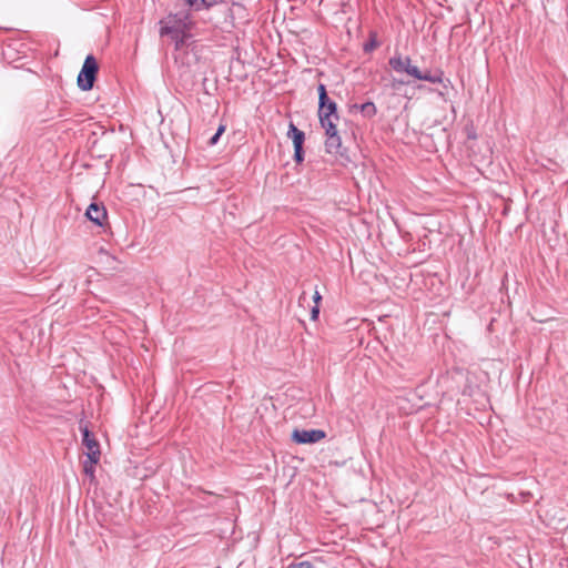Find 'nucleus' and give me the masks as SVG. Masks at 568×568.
<instances>
[{
  "instance_id": "aec40b11",
  "label": "nucleus",
  "mask_w": 568,
  "mask_h": 568,
  "mask_svg": "<svg viewBox=\"0 0 568 568\" xmlns=\"http://www.w3.org/2000/svg\"><path fill=\"white\" fill-rule=\"evenodd\" d=\"M294 161L296 163H302L304 161L303 148H294Z\"/></svg>"
},
{
  "instance_id": "4be33fe9",
  "label": "nucleus",
  "mask_w": 568,
  "mask_h": 568,
  "mask_svg": "<svg viewBox=\"0 0 568 568\" xmlns=\"http://www.w3.org/2000/svg\"><path fill=\"white\" fill-rule=\"evenodd\" d=\"M318 314H320V306L314 305L311 310V320L316 321L318 318Z\"/></svg>"
},
{
  "instance_id": "dca6fc26",
  "label": "nucleus",
  "mask_w": 568,
  "mask_h": 568,
  "mask_svg": "<svg viewBox=\"0 0 568 568\" xmlns=\"http://www.w3.org/2000/svg\"><path fill=\"white\" fill-rule=\"evenodd\" d=\"M83 471H84L85 475H88L91 478H93L94 477V473H95V464L84 460L83 462Z\"/></svg>"
},
{
  "instance_id": "6e6552de",
  "label": "nucleus",
  "mask_w": 568,
  "mask_h": 568,
  "mask_svg": "<svg viewBox=\"0 0 568 568\" xmlns=\"http://www.w3.org/2000/svg\"><path fill=\"white\" fill-rule=\"evenodd\" d=\"M287 136L292 139L294 148H303L305 133L297 129L292 122L288 125Z\"/></svg>"
},
{
  "instance_id": "9b49d317",
  "label": "nucleus",
  "mask_w": 568,
  "mask_h": 568,
  "mask_svg": "<svg viewBox=\"0 0 568 568\" xmlns=\"http://www.w3.org/2000/svg\"><path fill=\"white\" fill-rule=\"evenodd\" d=\"M443 73L442 72H438V73H430V72H422L419 69H418V74L417 75H414L415 79L417 80H423V81H427V82H430V83H442L443 81Z\"/></svg>"
},
{
  "instance_id": "f03ea898",
  "label": "nucleus",
  "mask_w": 568,
  "mask_h": 568,
  "mask_svg": "<svg viewBox=\"0 0 568 568\" xmlns=\"http://www.w3.org/2000/svg\"><path fill=\"white\" fill-rule=\"evenodd\" d=\"M98 71H99V64H98L97 59L92 54L87 55V58L84 59L82 69L80 70V72L78 74V79H77L78 87L82 91L91 90L94 85V81L97 79Z\"/></svg>"
},
{
  "instance_id": "7ed1b4c3",
  "label": "nucleus",
  "mask_w": 568,
  "mask_h": 568,
  "mask_svg": "<svg viewBox=\"0 0 568 568\" xmlns=\"http://www.w3.org/2000/svg\"><path fill=\"white\" fill-rule=\"evenodd\" d=\"M388 64L397 73H406L413 78L418 74V68L412 64L410 58L403 57L400 53L389 58Z\"/></svg>"
},
{
  "instance_id": "a878e982",
  "label": "nucleus",
  "mask_w": 568,
  "mask_h": 568,
  "mask_svg": "<svg viewBox=\"0 0 568 568\" xmlns=\"http://www.w3.org/2000/svg\"><path fill=\"white\" fill-rule=\"evenodd\" d=\"M225 131V125H220L216 130L217 136H221Z\"/></svg>"
},
{
  "instance_id": "1a4fd4ad",
  "label": "nucleus",
  "mask_w": 568,
  "mask_h": 568,
  "mask_svg": "<svg viewBox=\"0 0 568 568\" xmlns=\"http://www.w3.org/2000/svg\"><path fill=\"white\" fill-rule=\"evenodd\" d=\"M80 430L82 433V444L87 447L88 450H92L94 448H99L100 445L95 439L94 435L89 430L87 425H80Z\"/></svg>"
},
{
  "instance_id": "412c9836",
  "label": "nucleus",
  "mask_w": 568,
  "mask_h": 568,
  "mask_svg": "<svg viewBox=\"0 0 568 568\" xmlns=\"http://www.w3.org/2000/svg\"><path fill=\"white\" fill-rule=\"evenodd\" d=\"M377 45V42L375 39H372L371 41L366 42L364 44V51L368 52L372 51Z\"/></svg>"
},
{
  "instance_id": "5701e85b",
  "label": "nucleus",
  "mask_w": 568,
  "mask_h": 568,
  "mask_svg": "<svg viewBox=\"0 0 568 568\" xmlns=\"http://www.w3.org/2000/svg\"><path fill=\"white\" fill-rule=\"evenodd\" d=\"M313 301H314V304L315 305H318L320 302L322 301V295L320 294L318 291H315L314 295H313Z\"/></svg>"
},
{
  "instance_id": "f3484780",
  "label": "nucleus",
  "mask_w": 568,
  "mask_h": 568,
  "mask_svg": "<svg viewBox=\"0 0 568 568\" xmlns=\"http://www.w3.org/2000/svg\"><path fill=\"white\" fill-rule=\"evenodd\" d=\"M286 568H315V566L307 560L298 561V562H291Z\"/></svg>"
},
{
  "instance_id": "0eeeda50",
  "label": "nucleus",
  "mask_w": 568,
  "mask_h": 568,
  "mask_svg": "<svg viewBox=\"0 0 568 568\" xmlns=\"http://www.w3.org/2000/svg\"><path fill=\"white\" fill-rule=\"evenodd\" d=\"M87 217L99 226L103 225V222L108 217V213L104 206H100L97 203H91L85 212Z\"/></svg>"
},
{
  "instance_id": "2eb2a0df",
  "label": "nucleus",
  "mask_w": 568,
  "mask_h": 568,
  "mask_svg": "<svg viewBox=\"0 0 568 568\" xmlns=\"http://www.w3.org/2000/svg\"><path fill=\"white\" fill-rule=\"evenodd\" d=\"M85 455H87L85 462H90V463H93L97 465L99 463L100 456H101L100 447L94 448L92 450H88Z\"/></svg>"
},
{
  "instance_id": "393cba45",
  "label": "nucleus",
  "mask_w": 568,
  "mask_h": 568,
  "mask_svg": "<svg viewBox=\"0 0 568 568\" xmlns=\"http://www.w3.org/2000/svg\"><path fill=\"white\" fill-rule=\"evenodd\" d=\"M405 83H406L405 81L394 79L393 83H392V88L396 89L398 84H405Z\"/></svg>"
},
{
  "instance_id": "9d476101",
  "label": "nucleus",
  "mask_w": 568,
  "mask_h": 568,
  "mask_svg": "<svg viewBox=\"0 0 568 568\" xmlns=\"http://www.w3.org/2000/svg\"><path fill=\"white\" fill-rule=\"evenodd\" d=\"M168 36L174 42L176 50H181L186 44L187 40L191 38L190 31L169 33Z\"/></svg>"
},
{
  "instance_id": "4468645a",
  "label": "nucleus",
  "mask_w": 568,
  "mask_h": 568,
  "mask_svg": "<svg viewBox=\"0 0 568 568\" xmlns=\"http://www.w3.org/2000/svg\"><path fill=\"white\" fill-rule=\"evenodd\" d=\"M320 123H321V126L325 130L326 138L338 134L335 119L324 121V123L323 122H320Z\"/></svg>"
},
{
  "instance_id": "f257e3e1",
  "label": "nucleus",
  "mask_w": 568,
  "mask_h": 568,
  "mask_svg": "<svg viewBox=\"0 0 568 568\" xmlns=\"http://www.w3.org/2000/svg\"><path fill=\"white\" fill-rule=\"evenodd\" d=\"M160 36L164 37L169 33L189 32L193 27V21L189 11H179L170 13L160 20Z\"/></svg>"
},
{
  "instance_id": "20e7f679",
  "label": "nucleus",
  "mask_w": 568,
  "mask_h": 568,
  "mask_svg": "<svg viewBox=\"0 0 568 568\" xmlns=\"http://www.w3.org/2000/svg\"><path fill=\"white\" fill-rule=\"evenodd\" d=\"M326 437V433L322 429H298L292 433V440L296 444H315Z\"/></svg>"
},
{
  "instance_id": "ddd939ff",
  "label": "nucleus",
  "mask_w": 568,
  "mask_h": 568,
  "mask_svg": "<svg viewBox=\"0 0 568 568\" xmlns=\"http://www.w3.org/2000/svg\"><path fill=\"white\" fill-rule=\"evenodd\" d=\"M359 110H361L363 116H365L367 119L374 118L377 113V108H376L375 103L372 101H367V102L361 104Z\"/></svg>"
},
{
  "instance_id": "b1692460",
  "label": "nucleus",
  "mask_w": 568,
  "mask_h": 568,
  "mask_svg": "<svg viewBox=\"0 0 568 568\" xmlns=\"http://www.w3.org/2000/svg\"><path fill=\"white\" fill-rule=\"evenodd\" d=\"M219 139L220 136H217V133L215 132V134L209 140V145H215L219 142Z\"/></svg>"
},
{
  "instance_id": "6ab92c4d",
  "label": "nucleus",
  "mask_w": 568,
  "mask_h": 568,
  "mask_svg": "<svg viewBox=\"0 0 568 568\" xmlns=\"http://www.w3.org/2000/svg\"><path fill=\"white\" fill-rule=\"evenodd\" d=\"M317 91H318V101H323V102L328 101L329 98L327 95L325 84L320 83L317 87Z\"/></svg>"
},
{
  "instance_id": "423d86ee",
  "label": "nucleus",
  "mask_w": 568,
  "mask_h": 568,
  "mask_svg": "<svg viewBox=\"0 0 568 568\" xmlns=\"http://www.w3.org/2000/svg\"><path fill=\"white\" fill-rule=\"evenodd\" d=\"M318 119L320 122L327 121L335 119L336 121L339 120V115L337 113V104L328 99V101H318Z\"/></svg>"
},
{
  "instance_id": "a211bd4d",
  "label": "nucleus",
  "mask_w": 568,
  "mask_h": 568,
  "mask_svg": "<svg viewBox=\"0 0 568 568\" xmlns=\"http://www.w3.org/2000/svg\"><path fill=\"white\" fill-rule=\"evenodd\" d=\"M286 568H315V566L307 560L298 561V562H291Z\"/></svg>"
},
{
  "instance_id": "39448f33",
  "label": "nucleus",
  "mask_w": 568,
  "mask_h": 568,
  "mask_svg": "<svg viewBox=\"0 0 568 568\" xmlns=\"http://www.w3.org/2000/svg\"><path fill=\"white\" fill-rule=\"evenodd\" d=\"M325 150L327 153L339 156L343 160H349L346 148L342 145L339 134L326 138Z\"/></svg>"
},
{
  "instance_id": "bb28decb",
  "label": "nucleus",
  "mask_w": 568,
  "mask_h": 568,
  "mask_svg": "<svg viewBox=\"0 0 568 568\" xmlns=\"http://www.w3.org/2000/svg\"><path fill=\"white\" fill-rule=\"evenodd\" d=\"M304 301H306V293H305V292H303V293L301 294L298 302H300V303H302V302H304Z\"/></svg>"
},
{
  "instance_id": "f8f14e48",
  "label": "nucleus",
  "mask_w": 568,
  "mask_h": 568,
  "mask_svg": "<svg viewBox=\"0 0 568 568\" xmlns=\"http://www.w3.org/2000/svg\"><path fill=\"white\" fill-rule=\"evenodd\" d=\"M185 2L190 8L199 11L213 7L216 4L217 0H185Z\"/></svg>"
}]
</instances>
